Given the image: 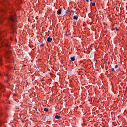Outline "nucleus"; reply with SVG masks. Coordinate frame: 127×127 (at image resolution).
<instances>
[{"mask_svg":"<svg viewBox=\"0 0 127 127\" xmlns=\"http://www.w3.org/2000/svg\"><path fill=\"white\" fill-rule=\"evenodd\" d=\"M10 19L12 23H11V26H14V25H15V22L17 21L16 20V16L14 15H11L10 17Z\"/></svg>","mask_w":127,"mask_h":127,"instance_id":"1","label":"nucleus"},{"mask_svg":"<svg viewBox=\"0 0 127 127\" xmlns=\"http://www.w3.org/2000/svg\"><path fill=\"white\" fill-rule=\"evenodd\" d=\"M62 12V8H60L58 10L57 12V14H58V15H60L61 14V12Z\"/></svg>","mask_w":127,"mask_h":127,"instance_id":"2","label":"nucleus"},{"mask_svg":"<svg viewBox=\"0 0 127 127\" xmlns=\"http://www.w3.org/2000/svg\"><path fill=\"white\" fill-rule=\"evenodd\" d=\"M47 41L49 43L51 42V41H52V38H50V37H48L47 39Z\"/></svg>","mask_w":127,"mask_h":127,"instance_id":"3","label":"nucleus"},{"mask_svg":"<svg viewBox=\"0 0 127 127\" xmlns=\"http://www.w3.org/2000/svg\"><path fill=\"white\" fill-rule=\"evenodd\" d=\"M70 60H71V61H75V60H76V57L73 56V57H70Z\"/></svg>","mask_w":127,"mask_h":127,"instance_id":"4","label":"nucleus"},{"mask_svg":"<svg viewBox=\"0 0 127 127\" xmlns=\"http://www.w3.org/2000/svg\"><path fill=\"white\" fill-rule=\"evenodd\" d=\"M55 119H57V120H59V119H61V116L56 115L55 116Z\"/></svg>","mask_w":127,"mask_h":127,"instance_id":"5","label":"nucleus"},{"mask_svg":"<svg viewBox=\"0 0 127 127\" xmlns=\"http://www.w3.org/2000/svg\"><path fill=\"white\" fill-rule=\"evenodd\" d=\"M73 19L74 20H78V16L77 15H75L73 17Z\"/></svg>","mask_w":127,"mask_h":127,"instance_id":"6","label":"nucleus"},{"mask_svg":"<svg viewBox=\"0 0 127 127\" xmlns=\"http://www.w3.org/2000/svg\"><path fill=\"white\" fill-rule=\"evenodd\" d=\"M49 110L48 108H44V111L45 112H48Z\"/></svg>","mask_w":127,"mask_h":127,"instance_id":"7","label":"nucleus"},{"mask_svg":"<svg viewBox=\"0 0 127 127\" xmlns=\"http://www.w3.org/2000/svg\"><path fill=\"white\" fill-rule=\"evenodd\" d=\"M91 4H92L93 6H95L96 5V3L95 2L92 3V2H91Z\"/></svg>","mask_w":127,"mask_h":127,"instance_id":"8","label":"nucleus"},{"mask_svg":"<svg viewBox=\"0 0 127 127\" xmlns=\"http://www.w3.org/2000/svg\"><path fill=\"white\" fill-rule=\"evenodd\" d=\"M43 46H44V43H42V44L40 45V47H43Z\"/></svg>","mask_w":127,"mask_h":127,"instance_id":"9","label":"nucleus"},{"mask_svg":"<svg viewBox=\"0 0 127 127\" xmlns=\"http://www.w3.org/2000/svg\"><path fill=\"white\" fill-rule=\"evenodd\" d=\"M119 67V65L118 64H116L115 66V69H117Z\"/></svg>","mask_w":127,"mask_h":127,"instance_id":"10","label":"nucleus"},{"mask_svg":"<svg viewBox=\"0 0 127 127\" xmlns=\"http://www.w3.org/2000/svg\"><path fill=\"white\" fill-rule=\"evenodd\" d=\"M115 29L116 30V31H119V29L117 27H115Z\"/></svg>","mask_w":127,"mask_h":127,"instance_id":"11","label":"nucleus"},{"mask_svg":"<svg viewBox=\"0 0 127 127\" xmlns=\"http://www.w3.org/2000/svg\"><path fill=\"white\" fill-rule=\"evenodd\" d=\"M111 70L114 72V71H115V68H111Z\"/></svg>","mask_w":127,"mask_h":127,"instance_id":"12","label":"nucleus"},{"mask_svg":"<svg viewBox=\"0 0 127 127\" xmlns=\"http://www.w3.org/2000/svg\"><path fill=\"white\" fill-rule=\"evenodd\" d=\"M70 12H72V13H73V14H74V11H73V10H71V11H70Z\"/></svg>","mask_w":127,"mask_h":127,"instance_id":"13","label":"nucleus"},{"mask_svg":"<svg viewBox=\"0 0 127 127\" xmlns=\"http://www.w3.org/2000/svg\"><path fill=\"white\" fill-rule=\"evenodd\" d=\"M86 1H87V2H89V0H86Z\"/></svg>","mask_w":127,"mask_h":127,"instance_id":"14","label":"nucleus"},{"mask_svg":"<svg viewBox=\"0 0 127 127\" xmlns=\"http://www.w3.org/2000/svg\"><path fill=\"white\" fill-rule=\"evenodd\" d=\"M35 110H36V111H37V108H35Z\"/></svg>","mask_w":127,"mask_h":127,"instance_id":"15","label":"nucleus"},{"mask_svg":"<svg viewBox=\"0 0 127 127\" xmlns=\"http://www.w3.org/2000/svg\"><path fill=\"white\" fill-rule=\"evenodd\" d=\"M108 64H110V62H108Z\"/></svg>","mask_w":127,"mask_h":127,"instance_id":"16","label":"nucleus"},{"mask_svg":"<svg viewBox=\"0 0 127 127\" xmlns=\"http://www.w3.org/2000/svg\"><path fill=\"white\" fill-rule=\"evenodd\" d=\"M90 0V1H92V0Z\"/></svg>","mask_w":127,"mask_h":127,"instance_id":"17","label":"nucleus"}]
</instances>
